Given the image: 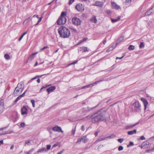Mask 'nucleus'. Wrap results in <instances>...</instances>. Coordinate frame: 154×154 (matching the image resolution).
Listing matches in <instances>:
<instances>
[{
	"instance_id": "nucleus-1",
	"label": "nucleus",
	"mask_w": 154,
	"mask_h": 154,
	"mask_svg": "<svg viewBox=\"0 0 154 154\" xmlns=\"http://www.w3.org/2000/svg\"><path fill=\"white\" fill-rule=\"evenodd\" d=\"M58 31L60 36L63 38H68L71 35L69 30L65 26H62L59 28Z\"/></svg>"
},
{
	"instance_id": "nucleus-2",
	"label": "nucleus",
	"mask_w": 154,
	"mask_h": 154,
	"mask_svg": "<svg viewBox=\"0 0 154 154\" xmlns=\"http://www.w3.org/2000/svg\"><path fill=\"white\" fill-rule=\"evenodd\" d=\"M66 13L65 12L63 11L61 13L60 17L57 21V25H62L65 24L66 22V19L65 17Z\"/></svg>"
},
{
	"instance_id": "nucleus-3",
	"label": "nucleus",
	"mask_w": 154,
	"mask_h": 154,
	"mask_svg": "<svg viewBox=\"0 0 154 154\" xmlns=\"http://www.w3.org/2000/svg\"><path fill=\"white\" fill-rule=\"evenodd\" d=\"M105 118L102 114H95L92 118V121L94 123H96L105 119Z\"/></svg>"
},
{
	"instance_id": "nucleus-4",
	"label": "nucleus",
	"mask_w": 154,
	"mask_h": 154,
	"mask_svg": "<svg viewBox=\"0 0 154 154\" xmlns=\"http://www.w3.org/2000/svg\"><path fill=\"white\" fill-rule=\"evenodd\" d=\"M24 83L23 82H21L20 83L18 84L14 92V96H16L17 95L20 90L21 89L20 93L22 92L23 91L22 87Z\"/></svg>"
},
{
	"instance_id": "nucleus-5",
	"label": "nucleus",
	"mask_w": 154,
	"mask_h": 154,
	"mask_svg": "<svg viewBox=\"0 0 154 154\" xmlns=\"http://www.w3.org/2000/svg\"><path fill=\"white\" fill-rule=\"evenodd\" d=\"M133 105L135 108V110L137 112H139L140 110L141 105L138 102H136L133 103Z\"/></svg>"
},
{
	"instance_id": "nucleus-6",
	"label": "nucleus",
	"mask_w": 154,
	"mask_h": 154,
	"mask_svg": "<svg viewBox=\"0 0 154 154\" xmlns=\"http://www.w3.org/2000/svg\"><path fill=\"white\" fill-rule=\"evenodd\" d=\"M75 8V9L79 12H83L84 10V6L81 3L77 5Z\"/></svg>"
},
{
	"instance_id": "nucleus-7",
	"label": "nucleus",
	"mask_w": 154,
	"mask_h": 154,
	"mask_svg": "<svg viewBox=\"0 0 154 154\" xmlns=\"http://www.w3.org/2000/svg\"><path fill=\"white\" fill-rule=\"evenodd\" d=\"M72 22L76 26L80 25L81 21L77 17H74L72 19Z\"/></svg>"
},
{
	"instance_id": "nucleus-8",
	"label": "nucleus",
	"mask_w": 154,
	"mask_h": 154,
	"mask_svg": "<svg viewBox=\"0 0 154 154\" xmlns=\"http://www.w3.org/2000/svg\"><path fill=\"white\" fill-rule=\"evenodd\" d=\"M103 81V80H100V81H98L95 82L93 83H91L90 85H88L84 86H83L82 88V89H84L85 88H88L89 87H92L95 85L97 84V83H99L100 82Z\"/></svg>"
},
{
	"instance_id": "nucleus-9",
	"label": "nucleus",
	"mask_w": 154,
	"mask_h": 154,
	"mask_svg": "<svg viewBox=\"0 0 154 154\" xmlns=\"http://www.w3.org/2000/svg\"><path fill=\"white\" fill-rule=\"evenodd\" d=\"M52 130L56 132H61L62 133H63V131L62 130L61 128L60 127H59L58 126H56L52 128Z\"/></svg>"
},
{
	"instance_id": "nucleus-10",
	"label": "nucleus",
	"mask_w": 154,
	"mask_h": 154,
	"mask_svg": "<svg viewBox=\"0 0 154 154\" xmlns=\"http://www.w3.org/2000/svg\"><path fill=\"white\" fill-rule=\"evenodd\" d=\"M106 138H111V136H109L108 137H103V136H101L97 140H96L94 143H98V142L101 141L102 140H103L105 139Z\"/></svg>"
},
{
	"instance_id": "nucleus-11",
	"label": "nucleus",
	"mask_w": 154,
	"mask_h": 154,
	"mask_svg": "<svg viewBox=\"0 0 154 154\" xmlns=\"http://www.w3.org/2000/svg\"><path fill=\"white\" fill-rule=\"evenodd\" d=\"M112 8H113L115 9L116 10H118L120 8V6L118 5L115 2H111Z\"/></svg>"
},
{
	"instance_id": "nucleus-12",
	"label": "nucleus",
	"mask_w": 154,
	"mask_h": 154,
	"mask_svg": "<svg viewBox=\"0 0 154 154\" xmlns=\"http://www.w3.org/2000/svg\"><path fill=\"white\" fill-rule=\"evenodd\" d=\"M37 54V52H36L34 53H32L31 55H30L27 59V61L30 62L35 57V55H36Z\"/></svg>"
},
{
	"instance_id": "nucleus-13",
	"label": "nucleus",
	"mask_w": 154,
	"mask_h": 154,
	"mask_svg": "<svg viewBox=\"0 0 154 154\" xmlns=\"http://www.w3.org/2000/svg\"><path fill=\"white\" fill-rule=\"evenodd\" d=\"M4 108V101L2 100H0V114L3 111Z\"/></svg>"
},
{
	"instance_id": "nucleus-14",
	"label": "nucleus",
	"mask_w": 154,
	"mask_h": 154,
	"mask_svg": "<svg viewBox=\"0 0 154 154\" xmlns=\"http://www.w3.org/2000/svg\"><path fill=\"white\" fill-rule=\"evenodd\" d=\"M21 114L24 115L27 113V109L26 107L23 106L21 109Z\"/></svg>"
},
{
	"instance_id": "nucleus-15",
	"label": "nucleus",
	"mask_w": 154,
	"mask_h": 154,
	"mask_svg": "<svg viewBox=\"0 0 154 154\" xmlns=\"http://www.w3.org/2000/svg\"><path fill=\"white\" fill-rule=\"evenodd\" d=\"M141 100L143 103L144 106V110H145L146 109L147 106L148 104V102L144 98H141Z\"/></svg>"
},
{
	"instance_id": "nucleus-16",
	"label": "nucleus",
	"mask_w": 154,
	"mask_h": 154,
	"mask_svg": "<svg viewBox=\"0 0 154 154\" xmlns=\"http://www.w3.org/2000/svg\"><path fill=\"white\" fill-rule=\"evenodd\" d=\"M56 89V87L54 86H51L47 89V91L48 93H49L50 92Z\"/></svg>"
},
{
	"instance_id": "nucleus-17",
	"label": "nucleus",
	"mask_w": 154,
	"mask_h": 154,
	"mask_svg": "<svg viewBox=\"0 0 154 154\" xmlns=\"http://www.w3.org/2000/svg\"><path fill=\"white\" fill-rule=\"evenodd\" d=\"M103 3L102 2L97 1L95 2L93 5L99 7H102L103 5Z\"/></svg>"
},
{
	"instance_id": "nucleus-18",
	"label": "nucleus",
	"mask_w": 154,
	"mask_h": 154,
	"mask_svg": "<svg viewBox=\"0 0 154 154\" xmlns=\"http://www.w3.org/2000/svg\"><path fill=\"white\" fill-rule=\"evenodd\" d=\"M138 124V123H137L135 124H133V125H127L125 127V129H128L132 128H133L134 126H135L137 125Z\"/></svg>"
},
{
	"instance_id": "nucleus-19",
	"label": "nucleus",
	"mask_w": 154,
	"mask_h": 154,
	"mask_svg": "<svg viewBox=\"0 0 154 154\" xmlns=\"http://www.w3.org/2000/svg\"><path fill=\"white\" fill-rule=\"evenodd\" d=\"M137 130H134L133 131H130L128 132V134L129 135H131L136 134Z\"/></svg>"
},
{
	"instance_id": "nucleus-20",
	"label": "nucleus",
	"mask_w": 154,
	"mask_h": 154,
	"mask_svg": "<svg viewBox=\"0 0 154 154\" xmlns=\"http://www.w3.org/2000/svg\"><path fill=\"white\" fill-rule=\"evenodd\" d=\"M110 19L111 20L112 22V23H114L119 20L120 19V17L119 16L116 19H113L111 18H110Z\"/></svg>"
},
{
	"instance_id": "nucleus-21",
	"label": "nucleus",
	"mask_w": 154,
	"mask_h": 154,
	"mask_svg": "<svg viewBox=\"0 0 154 154\" xmlns=\"http://www.w3.org/2000/svg\"><path fill=\"white\" fill-rule=\"evenodd\" d=\"M81 50L82 51V52H84L86 51H88V48L86 47H82L80 48Z\"/></svg>"
},
{
	"instance_id": "nucleus-22",
	"label": "nucleus",
	"mask_w": 154,
	"mask_h": 154,
	"mask_svg": "<svg viewBox=\"0 0 154 154\" xmlns=\"http://www.w3.org/2000/svg\"><path fill=\"white\" fill-rule=\"evenodd\" d=\"M32 17H29L28 18L25 20L23 22V25L25 24H26L29 20H31L32 19Z\"/></svg>"
},
{
	"instance_id": "nucleus-23",
	"label": "nucleus",
	"mask_w": 154,
	"mask_h": 154,
	"mask_svg": "<svg viewBox=\"0 0 154 154\" xmlns=\"http://www.w3.org/2000/svg\"><path fill=\"white\" fill-rule=\"evenodd\" d=\"M124 36H122L121 37H120L119 39L117 41L116 43V45L118 44L119 43L122 42L124 39Z\"/></svg>"
},
{
	"instance_id": "nucleus-24",
	"label": "nucleus",
	"mask_w": 154,
	"mask_h": 154,
	"mask_svg": "<svg viewBox=\"0 0 154 154\" xmlns=\"http://www.w3.org/2000/svg\"><path fill=\"white\" fill-rule=\"evenodd\" d=\"M153 7L152 8H151L150 10L147 11L145 13V15L148 16L149 15L151 14L152 13V12L151 11V10H152L153 8Z\"/></svg>"
},
{
	"instance_id": "nucleus-25",
	"label": "nucleus",
	"mask_w": 154,
	"mask_h": 154,
	"mask_svg": "<svg viewBox=\"0 0 154 154\" xmlns=\"http://www.w3.org/2000/svg\"><path fill=\"white\" fill-rule=\"evenodd\" d=\"M46 150V148H42L41 149H39L38 151V152H45Z\"/></svg>"
},
{
	"instance_id": "nucleus-26",
	"label": "nucleus",
	"mask_w": 154,
	"mask_h": 154,
	"mask_svg": "<svg viewBox=\"0 0 154 154\" xmlns=\"http://www.w3.org/2000/svg\"><path fill=\"white\" fill-rule=\"evenodd\" d=\"M115 44H114V45H112L111 47H109V48L107 50V52H109L110 51H112L114 48V46H116Z\"/></svg>"
},
{
	"instance_id": "nucleus-27",
	"label": "nucleus",
	"mask_w": 154,
	"mask_h": 154,
	"mask_svg": "<svg viewBox=\"0 0 154 154\" xmlns=\"http://www.w3.org/2000/svg\"><path fill=\"white\" fill-rule=\"evenodd\" d=\"M12 132H9L8 131L6 132H3L2 133H0V135H5L6 134H10L12 133Z\"/></svg>"
},
{
	"instance_id": "nucleus-28",
	"label": "nucleus",
	"mask_w": 154,
	"mask_h": 154,
	"mask_svg": "<svg viewBox=\"0 0 154 154\" xmlns=\"http://www.w3.org/2000/svg\"><path fill=\"white\" fill-rule=\"evenodd\" d=\"M82 141L84 143H86L87 141V139L85 137H82Z\"/></svg>"
},
{
	"instance_id": "nucleus-29",
	"label": "nucleus",
	"mask_w": 154,
	"mask_h": 154,
	"mask_svg": "<svg viewBox=\"0 0 154 154\" xmlns=\"http://www.w3.org/2000/svg\"><path fill=\"white\" fill-rule=\"evenodd\" d=\"M5 58V59L7 60L10 59V57L8 54H6L4 56Z\"/></svg>"
},
{
	"instance_id": "nucleus-30",
	"label": "nucleus",
	"mask_w": 154,
	"mask_h": 154,
	"mask_svg": "<svg viewBox=\"0 0 154 154\" xmlns=\"http://www.w3.org/2000/svg\"><path fill=\"white\" fill-rule=\"evenodd\" d=\"M134 46L133 45H130L128 48V49L129 50H133L134 49Z\"/></svg>"
},
{
	"instance_id": "nucleus-31",
	"label": "nucleus",
	"mask_w": 154,
	"mask_h": 154,
	"mask_svg": "<svg viewBox=\"0 0 154 154\" xmlns=\"http://www.w3.org/2000/svg\"><path fill=\"white\" fill-rule=\"evenodd\" d=\"M87 39V38H84L82 40L80 41L78 43V44H80L82 43L85 41Z\"/></svg>"
},
{
	"instance_id": "nucleus-32",
	"label": "nucleus",
	"mask_w": 154,
	"mask_h": 154,
	"mask_svg": "<svg viewBox=\"0 0 154 154\" xmlns=\"http://www.w3.org/2000/svg\"><path fill=\"white\" fill-rule=\"evenodd\" d=\"M144 46V43L143 42H141L140 43L139 47L140 48H142Z\"/></svg>"
},
{
	"instance_id": "nucleus-33",
	"label": "nucleus",
	"mask_w": 154,
	"mask_h": 154,
	"mask_svg": "<svg viewBox=\"0 0 154 154\" xmlns=\"http://www.w3.org/2000/svg\"><path fill=\"white\" fill-rule=\"evenodd\" d=\"M39 18V19L38 20L37 23L35 24V26H36L37 25H38V24L41 21L42 19V17H40Z\"/></svg>"
},
{
	"instance_id": "nucleus-34",
	"label": "nucleus",
	"mask_w": 154,
	"mask_h": 154,
	"mask_svg": "<svg viewBox=\"0 0 154 154\" xmlns=\"http://www.w3.org/2000/svg\"><path fill=\"white\" fill-rule=\"evenodd\" d=\"M48 48H49V47L48 46H44L43 48H42L40 49V51H42L44 50V49H45Z\"/></svg>"
},
{
	"instance_id": "nucleus-35",
	"label": "nucleus",
	"mask_w": 154,
	"mask_h": 154,
	"mask_svg": "<svg viewBox=\"0 0 154 154\" xmlns=\"http://www.w3.org/2000/svg\"><path fill=\"white\" fill-rule=\"evenodd\" d=\"M22 97L20 95L15 100V102H17Z\"/></svg>"
},
{
	"instance_id": "nucleus-36",
	"label": "nucleus",
	"mask_w": 154,
	"mask_h": 154,
	"mask_svg": "<svg viewBox=\"0 0 154 154\" xmlns=\"http://www.w3.org/2000/svg\"><path fill=\"white\" fill-rule=\"evenodd\" d=\"M31 102L32 104V106L33 107H34L35 105V101L34 100H31Z\"/></svg>"
},
{
	"instance_id": "nucleus-37",
	"label": "nucleus",
	"mask_w": 154,
	"mask_h": 154,
	"mask_svg": "<svg viewBox=\"0 0 154 154\" xmlns=\"http://www.w3.org/2000/svg\"><path fill=\"white\" fill-rule=\"evenodd\" d=\"M123 140H124V139L123 138H120V139H119L118 140V141L119 142L121 143H122L123 142Z\"/></svg>"
},
{
	"instance_id": "nucleus-38",
	"label": "nucleus",
	"mask_w": 154,
	"mask_h": 154,
	"mask_svg": "<svg viewBox=\"0 0 154 154\" xmlns=\"http://www.w3.org/2000/svg\"><path fill=\"white\" fill-rule=\"evenodd\" d=\"M123 147L122 146H119V147L118 148V150L119 151L122 150H123Z\"/></svg>"
},
{
	"instance_id": "nucleus-39",
	"label": "nucleus",
	"mask_w": 154,
	"mask_h": 154,
	"mask_svg": "<svg viewBox=\"0 0 154 154\" xmlns=\"http://www.w3.org/2000/svg\"><path fill=\"white\" fill-rule=\"evenodd\" d=\"M144 145L145 147H148V146L149 145V142H146L144 143Z\"/></svg>"
},
{
	"instance_id": "nucleus-40",
	"label": "nucleus",
	"mask_w": 154,
	"mask_h": 154,
	"mask_svg": "<svg viewBox=\"0 0 154 154\" xmlns=\"http://www.w3.org/2000/svg\"><path fill=\"white\" fill-rule=\"evenodd\" d=\"M82 141V138H79L78 139V141L76 143H80Z\"/></svg>"
},
{
	"instance_id": "nucleus-41",
	"label": "nucleus",
	"mask_w": 154,
	"mask_h": 154,
	"mask_svg": "<svg viewBox=\"0 0 154 154\" xmlns=\"http://www.w3.org/2000/svg\"><path fill=\"white\" fill-rule=\"evenodd\" d=\"M20 126L21 127L23 128L25 127V124L24 122H21L20 124Z\"/></svg>"
},
{
	"instance_id": "nucleus-42",
	"label": "nucleus",
	"mask_w": 154,
	"mask_h": 154,
	"mask_svg": "<svg viewBox=\"0 0 154 154\" xmlns=\"http://www.w3.org/2000/svg\"><path fill=\"white\" fill-rule=\"evenodd\" d=\"M145 138L143 136H141L140 138V139L141 140H145Z\"/></svg>"
},
{
	"instance_id": "nucleus-43",
	"label": "nucleus",
	"mask_w": 154,
	"mask_h": 154,
	"mask_svg": "<svg viewBox=\"0 0 154 154\" xmlns=\"http://www.w3.org/2000/svg\"><path fill=\"white\" fill-rule=\"evenodd\" d=\"M134 145V143L133 142H130L129 144L127 146V147H128L129 146H133Z\"/></svg>"
},
{
	"instance_id": "nucleus-44",
	"label": "nucleus",
	"mask_w": 154,
	"mask_h": 154,
	"mask_svg": "<svg viewBox=\"0 0 154 154\" xmlns=\"http://www.w3.org/2000/svg\"><path fill=\"white\" fill-rule=\"evenodd\" d=\"M78 62V61H75V62H73V63H70L68 66H70V65H73V64H75L76 63H77V62Z\"/></svg>"
},
{
	"instance_id": "nucleus-45",
	"label": "nucleus",
	"mask_w": 154,
	"mask_h": 154,
	"mask_svg": "<svg viewBox=\"0 0 154 154\" xmlns=\"http://www.w3.org/2000/svg\"><path fill=\"white\" fill-rule=\"evenodd\" d=\"M64 150L63 149L60 152H58L57 154H62V153L64 152Z\"/></svg>"
},
{
	"instance_id": "nucleus-46",
	"label": "nucleus",
	"mask_w": 154,
	"mask_h": 154,
	"mask_svg": "<svg viewBox=\"0 0 154 154\" xmlns=\"http://www.w3.org/2000/svg\"><path fill=\"white\" fill-rule=\"evenodd\" d=\"M74 1V0H70L69 2V5H71Z\"/></svg>"
},
{
	"instance_id": "nucleus-47",
	"label": "nucleus",
	"mask_w": 154,
	"mask_h": 154,
	"mask_svg": "<svg viewBox=\"0 0 154 154\" xmlns=\"http://www.w3.org/2000/svg\"><path fill=\"white\" fill-rule=\"evenodd\" d=\"M51 145H47V149L48 150H49L51 148Z\"/></svg>"
},
{
	"instance_id": "nucleus-48",
	"label": "nucleus",
	"mask_w": 154,
	"mask_h": 154,
	"mask_svg": "<svg viewBox=\"0 0 154 154\" xmlns=\"http://www.w3.org/2000/svg\"><path fill=\"white\" fill-rule=\"evenodd\" d=\"M71 29L72 30L75 32H77L76 29L74 28H72Z\"/></svg>"
},
{
	"instance_id": "nucleus-49",
	"label": "nucleus",
	"mask_w": 154,
	"mask_h": 154,
	"mask_svg": "<svg viewBox=\"0 0 154 154\" xmlns=\"http://www.w3.org/2000/svg\"><path fill=\"white\" fill-rule=\"evenodd\" d=\"M75 129H74L72 130V134H73L74 135L75 134Z\"/></svg>"
},
{
	"instance_id": "nucleus-50",
	"label": "nucleus",
	"mask_w": 154,
	"mask_h": 154,
	"mask_svg": "<svg viewBox=\"0 0 154 154\" xmlns=\"http://www.w3.org/2000/svg\"><path fill=\"white\" fill-rule=\"evenodd\" d=\"M26 91V90L22 95H20V96H21L22 97L24 96V95H25V94Z\"/></svg>"
},
{
	"instance_id": "nucleus-51",
	"label": "nucleus",
	"mask_w": 154,
	"mask_h": 154,
	"mask_svg": "<svg viewBox=\"0 0 154 154\" xmlns=\"http://www.w3.org/2000/svg\"><path fill=\"white\" fill-rule=\"evenodd\" d=\"M124 55L123 56L121 57H116V59H121L124 57Z\"/></svg>"
},
{
	"instance_id": "nucleus-52",
	"label": "nucleus",
	"mask_w": 154,
	"mask_h": 154,
	"mask_svg": "<svg viewBox=\"0 0 154 154\" xmlns=\"http://www.w3.org/2000/svg\"><path fill=\"white\" fill-rule=\"evenodd\" d=\"M49 86V85H46L45 86V87H43L41 88L40 90H42L43 88H46L47 87H48Z\"/></svg>"
},
{
	"instance_id": "nucleus-53",
	"label": "nucleus",
	"mask_w": 154,
	"mask_h": 154,
	"mask_svg": "<svg viewBox=\"0 0 154 154\" xmlns=\"http://www.w3.org/2000/svg\"><path fill=\"white\" fill-rule=\"evenodd\" d=\"M30 142V140H27V141H26L25 142V146H26V144H27L28 143H29Z\"/></svg>"
},
{
	"instance_id": "nucleus-54",
	"label": "nucleus",
	"mask_w": 154,
	"mask_h": 154,
	"mask_svg": "<svg viewBox=\"0 0 154 154\" xmlns=\"http://www.w3.org/2000/svg\"><path fill=\"white\" fill-rule=\"evenodd\" d=\"M81 129H82V130L83 131H85V127H84V125H83L82 126V128H81Z\"/></svg>"
},
{
	"instance_id": "nucleus-55",
	"label": "nucleus",
	"mask_w": 154,
	"mask_h": 154,
	"mask_svg": "<svg viewBox=\"0 0 154 154\" xmlns=\"http://www.w3.org/2000/svg\"><path fill=\"white\" fill-rule=\"evenodd\" d=\"M98 133H99V131H97V132H96L95 133L94 135H95V136L96 137V136H97L98 134Z\"/></svg>"
},
{
	"instance_id": "nucleus-56",
	"label": "nucleus",
	"mask_w": 154,
	"mask_h": 154,
	"mask_svg": "<svg viewBox=\"0 0 154 154\" xmlns=\"http://www.w3.org/2000/svg\"><path fill=\"white\" fill-rule=\"evenodd\" d=\"M106 38H105L103 42V44L104 45L105 44V43H106Z\"/></svg>"
},
{
	"instance_id": "nucleus-57",
	"label": "nucleus",
	"mask_w": 154,
	"mask_h": 154,
	"mask_svg": "<svg viewBox=\"0 0 154 154\" xmlns=\"http://www.w3.org/2000/svg\"><path fill=\"white\" fill-rule=\"evenodd\" d=\"M23 36L21 35L20 37V38H19V41H20L21 39H22L23 38Z\"/></svg>"
},
{
	"instance_id": "nucleus-58",
	"label": "nucleus",
	"mask_w": 154,
	"mask_h": 154,
	"mask_svg": "<svg viewBox=\"0 0 154 154\" xmlns=\"http://www.w3.org/2000/svg\"><path fill=\"white\" fill-rule=\"evenodd\" d=\"M94 23H96L97 22V20L96 19V17H94Z\"/></svg>"
},
{
	"instance_id": "nucleus-59",
	"label": "nucleus",
	"mask_w": 154,
	"mask_h": 154,
	"mask_svg": "<svg viewBox=\"0 0 154 154\" xmlns=\"http://www.w3.org/2000/svg\"><path fill=\"white\" fill-rule=\"evenodd\" d=\"M14 145H12L10 147V149L11 150H12L13 149V148H14Z\"/></svg>"
},
{
	"instance_id": "nucleus-60",
	"label": "nucleus",
	"mask_w": 154,
	"mask_h": 154,
	"mask_svg": "<svg viewBox=\"0 0 154 154\" xmlns=\"http://www.w3.org/2000/svg\"><path fill=\"white\" fill-rule=\"evenodd\" d=\"M3 143V140H0V146L1 144H2Z\"/></svg>"
},
{
	"instance_id": "nucleus-61",
	"label": "nucleus",
	"mask_w": 154,
	"mask_h": 154,
	"mask_svg": "<svg viewBox=\"0 0 154 154\" xmlns=\"http://www.w3.org/2000/svg\"><path fill=\"white\" fill-rule=\"evenodd\" d=\"M7 128V127H5L3 128H0V130H3L4 129L6 128Z\"/></svg>"
},
{
	"instance_id": "nucleus-62",
	"label": "nucleus",
	"mask_w": 154,
	"mask_h": 154,
	"mask_svg": "<svg viewBox=\"0 0 154 154\" xmlns=\"http://www.w3.org/2000/svg\"><path fill=\"white\" fill-rule=\"evenodd\" d=\"M27 33V32H24L23 34L22 35L23 37V36L25 35Z\"/></svg>"
},
{
	"instance_id": "nucleus-63",
	"label": "nucleus",
	"mask_w": 154,
	"mask_h": 154,
	"mask_svg": "<svg viewBox=\"0 0 154 154\" xmlns=\"http://www.w3.org/2000/svg\"><path fill=\"white\" fill-rule=\"evenodd\" d=\"M27 33V32H24L23 34L22 35L23 37V36L25 35Z\"/></svg>"
},
{
	"instance_id": "nucleus-64",
	"label": "nucleus",
	"mask_w": 154,
	"mask_h": 154,
	"mask_svg": "<svg viewBox=\"0 0 154 154\" xmlns=\"http://www.w3.org/2000/svg\"><path fill=\"white\" fill-rule=\"evenodd\" d=\"M38 63L36 61V62L34 65V66H37L38 65Z\"/></svg>"
}]
</instances>
